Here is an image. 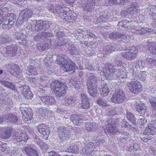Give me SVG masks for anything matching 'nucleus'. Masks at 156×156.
Returning a JSON list of instances; mask_svg holds the SVG:
<instances>
[{
    "label": "nucleus",
    "instance_id": "obj_1",
    "mask_svg": "<svg viewBox=\"0 0 156 156\" xmlns=\"http://www.w3.org/2000/svg\"><path fill=\"white\" fill-rule=\"evenodd\" d=\"M31 10L30 9H26L22 11L20 14L19 18L23 21L27 19V21L31 24V29L32 32H39L48 30L50 25L48 23H44L41 20H32L30 17L32 15Z\"/></svg>",
    "mask_w": 156,
    "mask_h": 156
},
{
    "label": "nucleus",
    "instance_id": "obj_2",
    "mask_svg": "<svg viewBox=\"0 0 156 156\" xmlns=\"http://www.w3.org/2000/svg\"><path fill=\"white\" fill-rule=\"evenodd\" d=\"M58 55L56 59V61L58 64L61 65L62 68L65 71L74 70L77 68L75 63L73 62L69 58L65 55Z\"/></svg>",
    "mask_w": 156,
    "mask_h": 156
},
{
    "label": "nucleus",
    "instance_id": "obj_3",
    "mask_svg": "<svg viewBox=\"0 0 156 156\" xmlns=\"http://www.w3.org/2000/svg\"><path fill=\"white\" fill-rule=\"evenodd\" d=\"M65 83L61 82L57 80L52 81L50 86L53 90V93L58 98H60L66 95L68 89Z\"/></svg>",
    "mask_w": 156,
    "mask_h": 156
},
{
    "label": "nucleus",
    "instance_id": "obj_4",
    "mask_svg": "<svg viewBox=\"0 0 156 156\" xmlns=\"http://www.w3.org/2000/svg\"><path fill=\"white\" fill-rule=\"evenodd\" d=\"M127 51L125 53H120L117 55L116 58L115 59V62H118L117 64L116 63L118 66L120 65L121 62V58L123 57L126 59L129 60H131L134 59L136 57L138 54V49L132 46L128 47L126 48Z\"/></svg>",
    "mask_w": 156,
    "mask_h": 156
},
{
    "label": "nucleus",
    "instance_id": "obj_5",
    "mask_svg": "<svg viewBox=\"0 0 156 156\" xmlns=\"http://www.w3.org/2000/svg\"><path fill=\"white\" fill-rule=\"evenodd\" d=\"M116 66H113L110 62H107L105 64V69L103 71L104 75L108 80L116 79L119 76V74L118 73Z\"/></svg>",
    "mask_w": 156,
    "mask_h": 156
},
{
    "label": "nucleus",
    "instance_id": "obj_6",
    "mask_svg": "<svg viewBox=\"0 0 156 156\" xmlns=\"http://www.w3.org/2000/svg\"><path fill=\"white\" fill-rule=\"evenodd\" d=\"M135 107L136 113L140 114V116L143 117L139 119L138 124L140 126H143L147 121L145 118L149 116L147 108L144 104H136Z\"/></svg>",
    "mask_w": 156,
    "mask_h": 156
},
{
    "label": "nucleus",
    "instance_id": "obj_7",
    "mask_svg": "<svg viewBox=\"0 0 156 156\" xmlns=\"http://www.w3.org/2000/svg\"><path fill=\"white\" fill-rule=\"evenodd\" d=\"M118 120L116 119L109 118L107 119L106 125L108 132L112 135L116 134L118 130L116 128Z\"/></svg>",
    "mask_w": 156,
    "mask_h": 156
},
{
    "label": "nucleus",
    "instance_id": "obj_8",
    "mask_svg": "<svg viewBox=\"0 0 156 156\" xmlns=\"http://www.w3.org/2000/svg\"><path fill=\"white\" fill-rule=\"evenodd\" d=\"M126 99L124 92L121 89H117L110 99L111 102L116 104L123 102Z\"/></svg>",
    "mask_w": 156,
    "mask_h": 156
},
{
    "label": "nucleus",
    "instance_id": "obj_9",
    "mask_svg": "<svg viewBox=\"0 0 156 156\" xmlns=\"http://www.w3.org/2000/svg\"><path fill=\"white\" fill-rule=\"evenodd\" d=\"M126 85L129 90L134 94H137L141 90L142 88L140 83L138 81L127 82Z\"/></svg>",
    "mask_w": 156,
    "mask_h": 156
},
{
    "label": "nucleus",
    "instance_id": "obj_10",
    "mask_svg": "<svg viewBox=\"0 0 156 156\" xmlns=\"http://www.w3.org/2000/svg\"><path fill=\"white\" fill-rule=\"evenodd\" d=\"M37 130L40 133L42 134L43 138L46 140L48 139L50 133L49 127L47 125L43 123L39 124L36 127Z\"/></svg>",
    "mask_w": 156,
    "mask_h": 156
},
{
    "label": "nucleus",
    "instance_id": "obj_11",
    "mask_svg": "<svg viewBox=\"0 0 156 156\" xmlns=\"http://www.w3.org/2000/svg\"><path fill=\"white\" fill-rule=\"evenodd\" d=\"M58 138L61 141H65L70 137L69 132L66 129L65 127L59 126L57 129Z\"/></svg>",
    "mask_w": 156,
    "mask_h": 156
},
{
    "label": "nucleus",
    "instance_id": "obj_12",
    "mask_svg": "<svg viewBox=\"0 0 156 156\" xmlns=\"http://www.w3.org/2000/svg\"><path fill=\"white\" fill-rule=\"evenodd\" d=\"M109 37L110 39L117 40L119 43L125 42L126 41L127 37L125 35L118 32H113L110 34Z\"/></svg>",
    "mask_w": 156,
    "mask_h": 156
},
{
    "label": "nucleus",
    "instance_id": "obj_13",
    "mask_svg": "<svg viewBox=\"0 0 156 156\" xmlns=\"http://www.w3.org/2000/svg\"><path fill=\"white\" fill-rule=\"evenodd\" d=\"M120 46V44L115 43L107 44L104 46L103 53L105 55H109L115 51L118 50L119 49V47Z\"/></svg>",
    "mask_w": 156,
    "mask_h": 156
},
{
    "label": "nucleus",
    "instance_id": "obj_14",
    "mask_svg": "<svg viewBox=\"0 0 156 156\" xmlns=\"http://www.w3.org/2000/svg\"><path fill=\"white\" fill-rule=\"evenodd\" d=\"M28 136L25 132L21 133L19 136H16L14 139L13 141L14 144H17L19 145L25 144Z\"/></svg>",
    "mask_w": 156,
    "mask_h": 156
},
{
    "label": "nucleus",
    "instance_id": "obj_15",
    "mask_svg": "<svg viewBox=\"0 0 156 156\" xmlns=\"http://www.w3.org/2000/svg\"><path fill=\"white\" fill-rule=\"evenodd\" d=\"M92 1L93 2H91L89 0H83L82 1L81 5L83 9L85 11H90L92 10V7L93 6L97 5V2L95 1Z\"/></svg>",
    "mask_w": 156,
    "mask_h": 156
},
{
    "label": "nucleus",
    "instance_id": "obj_16",
    "mask_svg": "<svg viewBox=\"0 0 156 156\" xmlns=\"http://www.w3.org/2000/svg\"><path fill=\"white\" fill-rule=\"evenodd\" d=\"M92 82V86L98 87V84L100 82V77H97L96 75L93 73H90L89 75L88 80L87 83V85L88 84L89 82Z\"/></svg>",
    "mask_w": 156,
    "mask_h": 156
},
{
    "label": "nucleus",
    "instance_id": "obj_17",
    "mask_svg": "<svg viewBox=\"0 0 156 156\" xmlns=\"http://www.w3.org/2000/svg\"><path fill=\"white\" fill-rule=\"evenodd\" d=\"M13 35L14 37L18 40L19 43L25 45L27 43V37L22 32L15 33Z\"/></svg>",
    "mask_w": 156,
    "mask_h": 156
},
{
    "label": "nucleus",
    "instance_id": "obj_18",
    "mask_svg": "<svg viewBox=\"0 0 156 156\" xmlns=\"http://www.w3.org/2000/svg\"><path fill=\"white\" fill-rule=\"evenodd\" d=\"M42 101L48 105H55L56 101L54 97L50 96H42L40 97Z\"/></svg>",
    "mask_w": 156,
    "mask_h": 156
},
{
    "label": "nucleus",
    "instance_id": "obj_19",
    "mask_svg": "<svg viewBox=\"0 0 156 156\" xmlns=\"http://www.w3.org/2000/svg\"><path fill=\"white\" fill-rule=\"evenodd\" d=\"M3 118L8 122L16 123L18 121V118L15 114H7L3 116Z\"/></svg>",
    "mask_w": 156,
    "mask_h": 156
},
{
    "label": "nucleus",
    "instance_id": "obj_20",
    "mask_svg": "<svg viewBox=\"0 0 156 156\" xmlns=\"http://www.w3.org/2000/svg\"><path fill=\"white\" fill-rule=\"evenodd\" d=\"M6 53L9 57L13 56L17 53V47L15 45L12 44L7 46L6 48Z\"/></svg>",
    "mask_w": 156,
    "mask_h": 156
},
{
    "label": "nucleus",
    "instance_id": "obj_21",
    "mask_svg": "<svg viewBox=\"0 0 156 156\" xmlns=\"http://www.w3.org/2000/svg\"><path fill=\"white\" fill-rule=\"evenodd\" d=\"M16 16L15 14L13 13L7 14L6 15V20L7 22V29L10 28L13 25L16 20Z\"/></svg>",
    "mask_w": 156,
    "mask_h": 156
},
{
    "label": "nucleus",
    "instance_id": "obj_22",
    "mask_svg": "<svg viewBox=\"0 0 156 156\" xmlns=\"http://www.w3.org/2000/svg\"><path fill=\"white\" fill-rule=\"evenodd\" d=\"M156 134V128L153 123L150 124L148 128H145L144 132V135H147L148 136L153 135Z\"/></svg>",
    "mask_w": 156,
    "mask_h": 156
},
{
    "label": "nucleus",
    "instance_id": "obj_23",
    "mask_svg": "<svg viewBox=\"0 0 156 156\" xmlns=\"http://www.w3.org/2000/svg\"><path fill=\"white\" fill-rule=\"evenodd\" d=\"M70 120L75 125H77L83 120V116L78 114H72L69 118Z\"/></svg>",
    "mask_w": 156,
    "mask_h": 156
},
{
    "label": "nucleus",
    "instance_id": "obj_24",
    "mask_svg": "<svg viewBox=\"0 0 156 156\" xmlns=\"http://www.w3.org/2000/svg\"><path fill=\"white\" fill-rule=\"evenodd\" d=\"M22 150L29 156H39L37 151L31 147H24L22 148Z\"/></svg>",
    "mask_w": 156,
    "mask_h": 156
},
{
    "label": "nucleus",
    "instance_id": "obj_25",
    "mask_svg": "<svg viewBox=\"0 0 156 156\" xmlns=\"http://www.w3.org/2000/svg\"><path fill=\"white\" fill-rule=\"evenodd\" d=\"M92 82H89L88 84L87 85L88 88V92L90 95L93 97L96 96L98 92V87L92 86Z\"/></svg>",
    "mask_w": 156,
    "mask_h": 156
},
{
    "label": "nucleus",
    "instance_id": "obj_26",
    "mask_svg": "<svg viewBox=\"0 0 156 156\" xmlns=\"http://www.w3.org/2000/svg\"><path fill=\"white\" fill-rule=\"evenodd\" d=\"M101 89L100 90V93L101 96L105 97L108 95L109 90L108 85L106 83H103L101 85Z\"/></svg>",
    "mask_w": 156,
    "mask_h": 156
},
{
    "label": "nucleus",
    "instance_id": "obj_27",
    "mask_svg": "<svg viewBox=\"0 0 156 156\" xmlns=\"http://www.w3.org/2000/svg\"><path fill=\"white\" fill-rule=\"evenodd\" d=\"M5 14L1 13L0 12V25L2 24V27L4 30L7 29V22L6 20V15Z\"/></svg>",
    "mask_w": 156,
    "mask_h": 156
},
{
    "label": "nucleus",
    "instance_id": "obj_28",
    "mask_svg": "<svg viewBox=\"0 0 156 156\" xmlns=\"http://www.w3.org/2000/svg\"><path fill=\"white\" fill-rule=\"evenodd\" d=\"M25 73L28 75H36L38 74L35 67L34 66H29L28 67L25 71Z\"/></svg>",
    "mask_w": 156,
    "mask_h": 156
},
{
    "label": "nucleus",
    "instance_id": "obj_29",
    "mask_svg": "<svg viewBox=\"0 0 156 156\" xmlns=\"http://www.w3.org/2000/svg\"><path fill=\"white\" fill-rule=\"evenodd\" d=\"M0 83L2 85L14 91L17 90L15 85H13L12 83L8 81L0 80Z\"/></svg>",
    "mask_w": 156,
    "mask_h": 156
},
{
    "label": "nucleus",
    "instance_id": "obj_30",
    "mask_svg": "<svg viewBox=\"0 0 156 156\" xmlns=\"http://www.w3.org/2000/svg\"><path fill=\"white\" fill-rule=\"evenodd\" d=\"M18 88L22 94H23L25 92L30 89L29 86L25 83H19L17 85Z\"/></svg>",
    "mask_w": 156,
    "mask_h": 156
},
{
    "label": "nucleus",
    "instance_id": "obj_31",
    "mask_svg": "<svg viewBox=\"0 0 156 156\" xmlns=\"http://www.w3.org/2000/svg\"><path fill=\"white\" fill-rule=\"evenodd\" d=\"M67 49L71 55H77L80 54V51L73 44H71Z\"/></svg>",
    "mask_w": 156,
    "mask_h": 156
},
{
    "label": "nucleus",
    "instance_id": "obj_32",
    "mask_svg": "<svg viewBox=\"0 0 156 156\" xmlns=\"http://www.w3.org/2000/svg\"><path fill=\"white\" fill-rule=\"evenodd\" d=\"M69 83L70 85L74 87L76 90H78L80 89V87L76 78L74 77L72 78L69 80Z\"/></svg>",
    "mask_w": 156,
    "mask_h": 156
},
{
    "label": "nucleus",
    "instance_id": "obj_33",
    "mask_svg": "<svg viewBox=\"0 0 156 156\" xmlns=\"http://www.w3.org/2000/svg\"><path fill=\"white\" fill-rule=\"evenodd\" d=\"M76 99L75 97L65 98L63 99L64 104L67 105H74L75 104Z\"/></svg>",
    "mask_w": 156,
    "mask_h": 156
},
{
    "label": "nucleus",
    "instance_id": "obj_34",
    "mask_svg": "<svg viewBox=\"0 0 156 156\" xmlns=\"http://www.w3.org/2000/svg\"><path fill=\"white\" fill-rule=\"evenodd\" d=\"M71 44V41L67 38H63L58 43L57 46H64L65 45L66 47H69Z\"/></svg>",
    "mask_w": 156,
    "mask_h": 156
},
{
    "label": "nucleus",
    "instance_id": "obj_35",
    "mask_svg": "<svg viewBox=\"0 0 156 156\" xmlns=\"http://www.w3.org/2000/svg\"><path fill=\"white\" fill-rule=\"evenodd\" d=\"M27 112L25 115H24V117L27 119V121H30L33 119V113L32 110L31 108L28 107Z\"/></svg>",
    "mask_w": 156,
    "mask_h": 156
},
{
    "label": "nucleus",
    "instance_id": "obj_36",
    "mask_svg": "<svg viewBox=\"0 0 156 156\" xmlns=\"http://www.w3.org/2000/svg\"><path fill=\"white\" fill-rule=\"evenodd\" d=\"M110 18V14L109 13H101L98 18L100 22H106V20Z\"/></svg>",
    "mask_w": 156,
    "mask_h": 156
},
{
    "label": "nucleus",
    "instance_id": "obj_37",
    "mask_svg": "<svg viewBox=\"0 0 156 156\" xmlns=\"http://www.w3.org/2000/svg\"><path fill=\"white\" fill-rule=\"evenodd\" d=\"M50 40L44 41L38 47V49L40 50L41 49L42 51L48 49L49 47V44L48 42H50Z\"/></svg>",
    "mask_w": 156,
    "mask_h": 156
},
{
    "label": "nucleus",
    "instance_id": "obj_38",
    "mask_svg": "<svg viewBox=\"0 0 156 156\" xmlns=\"http://www.w3.org/2000/svg\"><path fill=\"white\" fill-rule=\"evenodd\" d=\"M66 151L77 154L79 152V149L78 147L76 145L71 146L66 150Z\"/></svg>",
    "mask_w": 156,
    "mask_h": 156
},
{
    "label": "nucleus",
    "instance_id": "obj_39",
    "mask_svg": "<svg viewBox=\"0 0 156 156\" xmlns=\"http://www.w3.org/2000/svg\"><path fill=\"white\" fill-rule=\"evenodd\" d=\"M12 131V128L7 127L5 132L2 133L1 134V137L3 138H8L10 135Z\"/></svg>",
    "mask_w": 156,
    "mask_h": 156
},
{
    "label": "nucleus",
    "instance_id": "obj_40",
    "mask_svg": "<svg viewBox=\"0 0 156 156\" xmlns=\"http://www.w3.org/2000/svg\"><path fill=\"white\" fill-rule=\"evenodd\" d=\"M138 5L136 2H133L130 8V13L136 15L137 13L139 12L140 11L138 9Z\"/></svg>",
    "mask_w": 156,
    "mask_h": 156
},
{
    "label": "nucleus",
    "instance_id": "obj_41",
    "mask_svg": "<svg viewBox=\"0 0 156 156\" xmlns=\"http://www.w3.org/2000/svg\"><path fill=\"white\" fill-rule=\"evenodd\" d=\"M126 116L128 120L130 121L133 125H135L136 120L134 115L132 113L127 112L126 114Z\"/></svg>",
    "mask_w": 156,
    "mask_h": 156
},
{
    "label": "nucleus",
    "instance_id": "obj_42",
    "mask_svg": "<svg viewBox=\"0 0 156 156\" xmlns=\"http://www.w3.org/2000/svg\"><path fill=\"white\" fill-rule=\"evenodd\" d=\"M130 0H109V2L112 4H119V5H121L125 4L126 3L129 2Z\"/></svg>",
    "mask_w": 156,
    "mask_h": 156
},
{
    "label": "nucleus",
    "instance_id": "obj_43",
    "mask_svg": "<svg viewBox=\"0 0 156 156\" xmlns=\"http://www.w3.org/2000/svg\"><path fill=\"white\" fill-rule=\"evenodd\" d=\"M138 144L136 143H132L128 146V149L129 151H135L137 150L139 148Z\"/></svg>",
    "mask_w": 156,
    "mask_h": 156
},
{
    "label": "nucleus",
    "instance_id": "obj_44",
    "mask_svg": "<svg viewBox=\"0 0 156 156\" xmlns=\"http://www.w3.org/2000/svg\"><path fill=\"white\" fill-rule=\"evenodd\" d=\"M149 101L151 105L152 109L153 110L155 111L156 112V98L153 97L150 98Z\"/></svg>",
    "mask_w": 156,
    "mask_h": 156
},
{
    "label": "nucleus",
    "instance_id": "obj_45",
    "mask_svg": "<svg viewBox=\"0 0 156 156\" xmlns=\"http://www.w3.org/2000/svg\"><path fill=\"white\" fill-rule=\"evenodd\" d=\"M145 10L146 12V14L148 15L151 19L153 20H156V12L147 10L146 8Z\"/></svg>",
    "mask_w": 156,
    "mask_h": 156
},
{
    "label": "nucleus",
    "instance_id": "obj_46",
    "mask_svg": "<svg viewBox=\"0 0 156 156\" xmlns=\"http://www.w3.org/2000/svg\"><path fill=\"white\" fill-rule=\"evenodd\" d=\"M95 123H92L90 122L86 125V128L87 130L88 131H94L95 129Z\"/></svg>",
    "mask_w": 156,
    "mask_h": 156
},
{
    "label": "nucleus",
    "instance_id": "obj_47",
    "mask_svg": "<svg viewBox=\"0 0 156 156\" xmlns=\"http://www.w3.org/2000/svg\"><path fill=\"white\" fill-rule=\"evenodd\" d=\"M118 132L122 136L121 137V139H124L126 140L129 138V133L128 132L126 131H118Z\"/></svg>",
    "mask_w": 156,
    "mask_h": 156
},
{
    "label": "nucleus",
    "instance_id": "obj_48",
    "mask_svg": "<svg viewBox=\"0 0 156 156\" xmlns=\"http://www.w3.org/2000/svg\"><path fill=\"white\" fill-rule=\"evenodd\" d=\"M25 94L24 93L22 94L26 99L30 100L32 98L33 94L30 90V89L29 90H27V92H25Z\"/></svg>",
    "mask_w": 156,
    "mask_h": 156
},
{
    "label": "nucleus",
    "instance_id": "obj_49",
    "mask_svg": "<svg viewBox=\"0 0 156 156\" xmlns=\"http://www.w3.org/2000/svg\"><path fill=\"white\" fill-rule=\"evenodd\" d=\"M142 71L141 70H137L136 69V66L133 69L132 73L133 76L135 77L136 78H138L139 76V75L140 74Z\"/></svg>",
    "mask_w": 156,
    "mask_h": 156
},
{
    "label": "nucleus",
    "instance_id": "obj_50",
    "mask_svg": "<svg viewBox=\"0 0 156 156\" xmlns=\"http://www.w3.org/2000/svg\"><path fill=\"white\" fill-rule=\"evenodd\" d=\"M97 103L100 105L104 106H106L108 105L106 100L101 98H99L97 101Z\"/></svg>",
    "mask_w": 156,
    "mask_h": 156
},
{
    "label": "nucleus",
    "instance_id": "obj_51",
    "mask_svg": "<svg viewBox=\"0 0 156 156\" xmlns=\"http://www.w3.org/2000/svg\"><path fill=\"white\" fill-rule=\"evenodd\" d=\"M80 105L83 108L88 109L90 106V101L81 102Z\"/></svg>",
    "mask_w": 156,
    "mask_h": 156
},
{
    "label": "nucleus",
    "instance_id": "obj_52",
    "mask_svg": "<svg viewBox=\"0 0 156 156\" xmlns=\"http://www.w3.org/2000/svg\"><path fill=\"white\" fill-rule=\"evenodd\" d=\"M33 139L34 142L36 144L39 146L41 144V143L42 142L41 140L35 134L33 136L32 138Z\"/></svg>",
    "mask_w": 156,
    "mask_h": 156
},
{
    "label": "nucleus",
    "instance_id": "obj_53",
    "mask_svg": "<svg viewBox=\"0 0 156 156\" xmlns=\"http://www.w3.org/2000/svg\"><path fill=\"white\" fill-rule=\"evenodd\" d=\"M47 30H46V31ZM44 31H40L38 32H41V34H42L41 35H42V37H44V38H46V37H51V36H52L53 35V34L51 32H45ZM34 32H35V31H34ZM35 32H37L35 31Z\"/></svg>",
    "mask_w": 156,
    "mask_h": 156
},
{
    "label": "nucleus",
    "instance_id": "obj_54",
    "mask_svg": "<svg viewBox=\"0 0 156 156\" xmlns=\"http://www.w3.org/2000/svg\"><path fill=\"white\" fill-rule=\"evenodd\" d=\"M1 144L0 146V150L3 152L4 151H8L9 149V148L7 146V144L4 143L2 144L1 142H0Z\"/></svg>",
    "mask_w": 156,
    "mask_h": 156
},
{
    "label": "nucleus",
    "instance_id": "obj_55",
    "mask_svg": "<svg viewBox=\"0 0 156 156\" xmlns=\"http://www.w3.org/2000/svg\"><path fill=\"white\" fill-rule=\"evenodd\" d=\"M81 102L89 101L90 99L87 96V95L84 93L81 94Z\"/></svg>",
    "mask_w": 156,
    "mask_h": 156
},
{
    "label": "nucleus",
    "instance_id": "obj_56",
    "mask_svg": "<svg viewBox=\"0 0 156 156\" xmlns=\"http://www.w3.org/2000/svg\"><path fill=\"white\" fill-rule=\"evenodd\" d=\"M5 104L6 105H9V106H7L6 107V109L8 110V109H10L12 107L13 105V102L12 99H8L5 102Z\"/></svg>",
    "mask_w": 156,
    "mask_h": 156
},
{
    "label": "nucleus",
    "instance_id": "obj_57",
    "mask_svg": "<svg viewBox=\"0 0 156 156\" xmlns=\"http://www.w3.org/2000/svg\"><path fill=\"white\" fill-rule=\"evenodd\" d=\"M141 72V73L139 75V76L138 78L140 80L144 81L145 80L146 77V72L144 71H142Z\"/></svg>",
    "mask_w": 156,
    "mask_h": 156
},
{
    "label": "nucleus",
    "instance_id": "obj_58",
    "mask_svg": "<svg viewBox=\"0 0 156 156\" xmlns=\"http://www.w3.org/2000/svg\"><path fill=\"white\" fill-rule=\"evenodd\" d=\"M8 10V9L7 8L3 7L2 6L0 5V12H1V13L5 14V15H7Z\"/></svg>",
    "mask_w": 156,
    "mask_h": 156
},
{
    "label": "nucleus",
    "instance_id": "obj_59",
    "mask_svg": "<svg viewBox=\"0 0 156 156\" xmlns=\"http://www.w3.org/2000/svg\"><path fill=\"white\" fill-rule=\"evenodd\" d=\"M44 151H45L46 149L48 148V146L47 144L42 142L41 144L39 146Z\"/></svg>",
    "mask_w": 156,
    "mask_h": 156
},
{
    "label": "nucleus",
    "instance_id": "obj_60",
    "mask_svg": "<svg viewBox=\"0 0 156 156\" xmlns=\"http://www.w3.org/2000/svg\"><path fill=\"white\" fill-rule=\"evenodd\" d=\"M28 109V107H26L22 106L20 107V110L21 111L22 114H23V117H24V115H25L27 113V109Z\"/></svg>",
    "mask_w": 156,
    "mask_h": 156
},
{
    "label": "nucleus",
    "instance_id": "obj_61",
    "mask_svg": "<svg viewBox=\"0 0 156 156\" xmlns=\"http://www.w3.org/2000/svg\"><path fill=\"white\" fill-rule=\"evenodd\" d=\"M152 137L150 136V137L148 136H142L140 137L141 140L144 143H147L149 140H150Z\"/></svg>",
    "mask_w": 156,
    "mask_h": 156
},
{
    "label": "nucleus",
    "instance_id": "obj_62",
    "mask_svg": "<svg viewBox=\"0 0 156 156\" xmlns=\"http://www.w3.org/2000/svg\"><path fill=\"white\" fill-rule=\"evenodd\" d=\"M44 87H40L37 90V94L38 95H42L46 92L45 89Z\"/></svg>",
    "mask_w": 156,
    "mask_h": 156
},
{
    "label": "nucleus",
    "instance_id": "obj_63",
    "mask_svg": "<svg viewBox=\"0 0 156 156\" xmlns=\"http://www.w3.org/2000/svg\"><path fill=\"white\" fill-rule=\"evenodd\" d=\"M127 22L126 21L124 20L123 21H121L119 22L118 23V26L119 27H121L125 28H126L127 27Z\"/></svg>",
    "mask_w": 156,
    "mask_h": 156
},
{
    "label": "nucleus",
    "instance_id": "obj_64",
    "mask_svg": "<svg viewBox=\"0 0 156 156\" xmlns=\"http://www.w3.org/2000/svg\"><path fill=\"white\" fill-rule=\"evenodd\" d=\"M147 10L151 11V12H156V6L150 5L146 8Z\"/></svg>",
    "mask_w": 156,
    "mask_h": 156
}]
</instances>
